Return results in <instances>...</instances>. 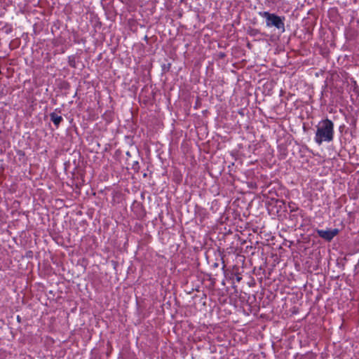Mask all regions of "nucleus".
<instances>
[{"mask_svg": "<svg viewBox=\"0 0 359 359\" xmlns=\"http://www.w3.org/2000/svg\"><path fill=\"white\" fill-rule=\"evenodd\" d=\"M334 138V124L329 119L320 121L316 131V142L321 144L323 142H330Z\"/></svg>", "mask_w": 359, "mask_h": 359, "instance_id": "1", "label": "nucleus"}, {"mask_svg": "<svg viewBox=\"0 0 359 359\" xmlns=\"http://www.w3.org/2000/svg\"><path fill=\"white\" fill-rule=\"evenodd\" d=\"M259 15L266 19V25L271 27H274L283 32L285 31V18H281L274 13H270L267 11L259 12Z\"/></svg>", "mask_w": 359, "mask_h": 359, "instance_id": "2", "label": "nucleus"}, {"mask_svg": "<svg viewBox=\"0 0 359 359\" xmlns=\"http://www.w3.org/2000/svg\"><path fill=\"white\" fill-rule=\"evenodd\" d=\"M339 232L337 229L318 230L319 236L327 241H330Z\"/></svg>", "mask_w": 359, "mask_h": 359, "instance_id": "3", "label": "nucleus"}, {"mask_svg": "<svg viewBox=\"0 0 359 359\" xmlns=\"http://www.w3.org/2000/svg\"><path fill=\"white\" fill-rule=\"evenodd\" d=\"M50 118L57 128L59 127L60 123L63 121L62 117L57 114L55 112L50 114Z\"/></svg>", "mask_w": 359, "mask_h": 359, "instance_id": "4", "label": "nucleus"}, {"mask_svg": "<svg viewBox=\"0 0 359 359\" xmlns=\"http://www.w3.org/2000/svg\"><path fill=\"white\" fill-rule=\"evenodd\" d=\"M132 169L134 170L135 172H138L140 170V165L138 161H135L132 165Z\"/></svg>", "mask_w": 359, "mask_h": 359, "instance_id": "5", "label": "nucleus"}, {"mask_svg": "<svg viewBox=\"0 0 359 359\" xmlns=\"http://www.w3.org/2000/svg\"><path fill=\"white\" fill-rule=\"evenodd\" d=\"M259 32V31L257 29H252L250 32V34L251 36H255L257 33Z\"/></svg>", "mask_w": 359, "mask_h": 359, "instance_id": "6", "label": "nucleus"}, {"mask_svg": "<svg viewBox=\"0 0 359 359\" xmlns=\"http://www.w3.org/2000/svg\"><path fill=\"white\" fill-rule=\"evenodd\" d=\"M241 279H242V278H241V276H236V280H237V282H240V281L241 280Z\"/></svg>", "mask_w": 359, "mask_h": 359, "instance_id": "7", "label": "nucleus"}, {"mask_svg": "<svg viewBox=\"0 0 359 359\" xmlns=\"http://www.w3.org/2000/svg\"><path fill=\"white\" fill-rule=\"evenodd\" d=\"M219 56H220V57H224V53H220Z\"/></svg>", "mask_w": 359, "mask_h": 359, "instance_id": "8", "label": "nucleus"}]
</instances>
